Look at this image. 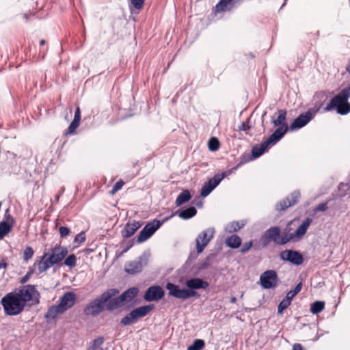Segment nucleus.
I'll use <instances>...</instances> for the list:
<instances>
[{"label":"nucleus","mask_w":350,"mask_h":350,"mask_svg":"<svg viewBox=\"0 0 350 350\" xmlns=\"http://www.w3.org/2000/svg\"><path fill=\"white\" fill-rule=\"evenodd\" d=\"M299 191H295L288 195L276 204V209L279 211H285L288 207L293 206L298 202L300 198Z\"/></svg>","instance_id":"dca6fc26"},{"label":"nucleus","mask_w":350,"mask_h":350,"mask_svg":"<svg viewBox=\"0 0 350 350\" xmlns=\"http://www.w3.org/2000/svg\"><path fill=\"white\" fill-rule=\"evenodd\" d=\"M12 225L6 221L0 223V240L3 239L11 230Z\"/></svg>","instance_id":"cd10ccee"},{"label":"nucleus","mask_w":350,"mask_h":350,"mask_svg":"<svg viewBox=\"0 0 350 350\" xmlns=\"http://www.w3.org/2000/svg\"><path fill=\"white\" fill-rule=\"evenodd\" d=\"M76 262L77 258L76 256L73 254L67 256L64 260V265L70 267H75L76 265Z\"/></svg>","instance_id":"c9c22d12"},{"label":"nucleus","mask_w":350,"mask_h":350,"mask_svg":"<svg viewBox=\"0 0 350 350\" xmlns=\"http://www.w3.org/2000/svg\"><path fill=\"white\" fill-rule=\"evenodd\" d=\"M311 218H307L295 231L291 232L289 226L292 222L287 224L283 234L281 235V231L279 227L273 226L264 232L260 237V241L262 247L268 246L270 243L273 242L275 245H285L290 241H297L300 240L306 233L308 228L312 223Z\"/></svg>","instance_id":"f257e3e1"},{"label":"nucleus","mask_w":350,"mask_h":350,"mask_svg":"<svg viewBox=\"0 0 350 350\" xmlns=\"http://www.w3.org/2000/svg\"><path fill=\"white\" fill-rule=\"evenodd\" d=\"M346 70L350 74V64L349 66L346 68Z\"/></svg>","instance_id":"4d7b16f0"},{"label":"nucleus","mask_w":350,"mask_h":350,"mask_svg":"<svg viewBox=\"0 0 350 350\" xmlns=\"http://www.w3.org/2000/svg\"><path fill=\"white\" fill-rule=\"evenodd\" d=\"M142 223L141 221H137L133 220L129 221L124 226L122 231V235L124 238H129L133 236L135 232L141 228Z\"/></svg>","instance_id":"aec40b11"},{"label":"nucleus","mask_w":350,"mask_h":350,"mask_svg":"<svg viewBox=\"0 0 350 350\" xmlns=\"http://www.w3.org/2000/svg\"><path fill=\"white\" fill-rule=\"evenodd\" d=\"M131 3L135 9L140 10L144 6V0H131Z\"/></svg>","instance_id":"ea45409f"},{"label":"nucleus","mask_w":350,"mask_h":350,"mask_svg":"<svg viewBox=\"0 0 350 350\" xmlns=\"http://www.w3.org/2000/svg\"><path fill=\"white\" fill-rule=\"evenodd\" d=\"M253 245V241H250L248 242H245L241 247V252L245 253L247 252Z\"/></svg>","instance_id":"c03bdc74"},{"label":"nucleus","mask_w":350,"mask_h":350,"mask_svg":"<svg viewBox=\"0 0 350 350\" xmlns=\"http://www.w3.org/2000/svg\"><path fill=\"white\" fill-rule=\"evenodd\" d=\"M312 118V113L308 111L305 113H302L299 115L293 123L290 125L289 129L291 131L301 129L305 125H306Z\"/></svg>","instance_id":"6ab92c4d"},{"label":"nucleus","mask_w":350,"mask_h":350,"mask_svg":"<svg viewBox=\"0 0 350 350\" xmlns=\"http://www.w3.org/2000/svg\"><path fill=\"white\" fill-rule=\"evenodd\" d=\"M164 296V291L160 286H152L149 287L144 296L147 301H158Z\"/></svg>","instance_id":"a211bd4d"},{"label":"nucleus","mask_w":350,"mask_h":350,"mask_svg":"<svg viewBox=\"0 0 350 350\" xmlns=\"http://www.w3.org/2000/svg\"><path fill=\"white\" fill-rule=\"evenodd\" d=\"M208 285V282L200 278H192L186 281V286L191 291L195 289H206Z\"/></svg>","instance_id":"412c9836"},{"label":"nucleus","mask_w":350,"mask_h":350,"mask_svg":"<svg viewBox=\"0 0 350 350\" xmlns=\"http://www.w3.org/2000/svg\"><path fill=\"white\" fill-rule=\"evenodd\" d=\"M350 86L343 89L336 96H334L325 108V111L336 110L340 115H346L350 112Z\"/></svg>","instance_id":"39448f33"},{"label":"nucleus","mask_w":350,"mask_h":350,"mask_svg":"<svg viewBox=\"0 0 350 350\" xmlns=\"http://www.w3.org/2000/svg\"><path fill=\"white\" fill-rule=\"evenodd\" d=\"M226 176V173L217 174L206 182L201 189V196L206 197L219 184Z\"/></svg>","instance_id":"4468645a"},{"label":"nucleus","mask_w":350,"mask_h":350,"mask_svg":"<svg viewBox=\"0 0 350 350\" xmlns=\"http://www.w3.org/2000/svg\"><path fill=\"white\" fill-rule=\"evenodd\" d=\"M196 213H197L196 208L193 206H190V207L179 212L178 216L183 219H189L193 217V216H195L196 215Z\"/></svg>","instance_id":"a878e982"},{"label":"nucleus","mask_w":350,"mask_h":350,"mask_svg":"<svg viewBox=\"0 0 350 350\" xmlns=\"http://www.w3.org/2000/svg\"><path fill=\"white\" fill-rule=\"evenodd\" d=\"M191 198L190 192L188 190H184L177 197L176 200V206H180L188 202Z\"/></svg>","instance_id":"bb28decb"},{"label":"nucleus","mask_w":350,"mask_h":350,"mask_svg":"<svg viewBox=\"0 0 350 350\" xmlns=\"http://www.w3.org/2000/svg\"><path fill=\"white\" fill-rule=\"evenodd\" d=\"M236 301H237V299H236V297H232V298L230 299V302H231V303H235V302H236Z\"/></svg>","instance_id":"5fc2aeb1"},{"label":"nucleus","mask_w":350,"mask_h":350,"mask_svg":"<svg viewBox=\"0 0 350 350\" xmlns=\"http://www.w3.org/2000/svg\"><path fill=\"white\" fill-rule=\"evenodd\" d=\"M47 51H48L47 47L46 48V49H40L39 57L41 58V59H44Z\"/></svg>","instance_id":"09e8293b"},{"label":"nucleus","mask_w":350,"mask_h":350,"mask_svg":"<svg viewBox=\"0 0 350 350\" xmlns=\"http://www.w3.org/2000/svg\"><path fill=\"white\" fill-rule=\"evenodd\" d=\"M80 122L76 120H72L70 124L69 125L68 128L67 129L65 135H70L74 133H75L76 129L79 126Z\"/></svg>","instance_id":"72a5a7b5"},{"label":"nucleus","mask_w":350,"mask_h":350,"mask_svg":"<svg viewBox=\"0 0 350 350\" xmlns=\"http://www.w3.org/2000/svg\"><path fill=\"white\" fill-rule=\"evenodd\" d=\"M215 230L214 228H208L200 232L196 239V251L198 254L202 253L211 240L214 237Z\"/></svg>","instance_id":"9b49d317"},{"label":"nucleus","mask_w":350,"mask_h":350,"mask_svg":"<svg viewBox=\"0 0 350 350\" xmlns=\"http://www.w3.org/2000/svg\"><path fill=\"white\" fill-rule=\"evenodd\" d=\"M245 225L244 221H233L229 223L226 227V231L229 233H232L239 231Z\"/></svg>","instance_id":"b1692460"},{"label":"nucleus","mask_w":350,"mask_h":350,"mask_svg":"<svg viewBox=\"0 0 350 350\" xmlns=\"http://www.w3.org/2000/svg\"><path fill=\"white\" fill-rule=\"evenodd\" d=\"M281 130H275L265 141L259 146H255L252 149V157L250 160L256 159L262 155L269 146L275 144L282 137Z\"/></svg>","instance_id":"6e6552de"},{"label":"nucleus","mask_w":350,"mask_h":350,"mask_svg":"<svg viewBox=\"0 0 350 350\" xmlns=\"http://www.w3.org/2000/svg\"><path fill=\"white\" fill-rule=\"evenodd\" d=\"M29 16H31V14H29ZM23 17H24L26 20H27V19H28V17H29V15H28L27 14H23Z\"/></svg>","instance_id":"6e6d98bb"},{"label":"nucleus","mask_w":350,"mask_h":350,"mask_svg":"<svg viewBox=\"0 0 350 350\" xmlns=\"http://www.w3.org/2000/svg\"><path fill=\"white\" fill-rule=\"evenodd\" d=\"M73 120H76V121H78L79 122L81 121V111H80L79 107H77L76 110H75V117H74Z\"/></svg>","instance_id":"49530a36"},{"label":"nucleus","mask_w":350,"mask_h":350,"mask_svg":"<svg viewBox=\"0 0 350 350\" xmlns=\"http://www.w3.org/2000/svg\"><path fill=\"white\" fill-rule=\"evenodd\" d=\"M301 287L302 284L301 282H299L296 285L293 291H290L289 292L287 293L286 297H288L291 300H292L293 297L300 292Z\"/></svg>","instance_id":"e433bc0d"},{"label":"nucleus","mask_w":350,"mask_h":350,"mask_svg":"<svg viewBox=\"0 0 350 350\" xmlns=\"http://www.w3.org/2000/svg\"><path fill=\"white\" fill-rule=\"evenodd\" d=\"M287 111L285 109H280L278 111V116L271 118V122L274 126H279L276 130H281L283 133L282 137L288 131V124L286 122Z\"/></svg>","instance_id":"2eb2a0df"},{"label":"nucleus","mask_w":350,"mask_h":350,"mask_svg":"<svg viewBox=\"0 0 350 350\" xmlns=\"http://www.w3.org/2000/svg\"><path fill=\"white\" fill-rule=\"evenodd\" d=\"M327 204L321 203V204H319L318 206L317 207V211H325L327 210Z\"/></svg>","instance_id":"de8ad7c7"},{"label":"nucleus","mask_w":350,"mask_h":350,"mask_svg":"<svg viewBox=\"0 0 350 350\" xmlns=\"http://www.w3.org/2000/svg\"><path fill=\"white\" fill-rule=\"evenodd\" d=\"M291 301L292 300L286 296V297L279 304L278 306V312L279 314H282V312L291 305Z\"/></svg>","instance_id":"473e14b6"},{"label":"nucleus","mask_w":350,"mask_h":350,"mask_svg":"<svg viewBox=\"0 0 350 350\" xmlns=\"http://www.w3.org/2000/svg\"><path fill=\"white\" fill-rule=\"evenodd\" d=\"M220 146L219 139L215 137H212L208 142V147L211 151H217Z\"/></svg>","instance_id":"c756f323"},{"label":"nucleus","mask_w":350,"mask_h":350,"mask_svg":"<svg viewBox=\"0 0 350 350\" xmlns=\"http://www.w3.org/2000/svg\"><path fill=\"white\" fill-rule=\"evenodd\" d=\"M119 291L116 288L108 289L85 306L84 308L85 314L93 317L98 315L103 310L104 306L107 307V304L110 303L111 298L116 297Z\"/></svg>","instance_id":"20e7f679"},{"label":"nucleus","mask_w":350,"mask_h":350,"mask_svg":"<svg viewBox=\"0 0 350 350\" xmlns=\"http://www.w3.org/2000/svg\"><path fill=\"white\" fill-rule=\"evenodd\" d=\"M68 253L66 247L60 245H55L47 252L44 253L41 260L38 262V268L40 273L45 272L54 265L62 262Z\"/></svg>","instance_id":"f03ea898"},{"label":"nucleus","mask_w":350,"mask_h":350,"mask_svg":"<svg viewBox=\"0 0 350 350\" xmlns=\"http://www.w3.org/2000/svg\"><path fill=\"white\" fill-rule=\"evenodd\" d=\"M154 308V305H147L144 306L138 307L132 310L133 313L135 315V317L137 320L139 318H142L146 316L152 309Z\"/></svg>","instance_id":"5701e85b"},{"label":"nucleus","mask_w":350,"mask_h":350,"mask_svg":"<svg viewBox=\"0 0 350 350\" xmlns=\"http://www.w3.org/2000/svg\"><path fill=\"white\" fill-rule=\"evenodd\" d=\"M59 225L58 221L57 220L55 222V227L57 228Z\"/></svg>","instance_id":"13d9d810"},{"label":"nucleus","mask_w":350,"mask_h":350,"mask_svg":"<svg viewBox=\"0 0 350 350\" xmlns=\"http://www.w3.org/2000/svg\"><path fill=\"white\" fill-rule=\"evenodd\" d=\"M85 234L83 232L77 234L75 237V242L81 244L85 241Z\"/></svg>","instance_id":"37998d69"},{"label":"nucleus","mask_w":350,"mask_h":350,"mask_svg":"<svg viewBox=\"0 0 350 350\" xmlns=\"http://www.w3.org/2000/svg\"><path fill=\"white\" fill-rule=\"evenodd\" d=\"M104 342V338L102 337H99L96 339H94L90 346L91 350H97L98 348L100 347V346L103 345Z\"/></svg>","instance_id":"4c0bfd02"},{"label":"nucleus","mask_w":350,"mask_h":350,"mask_svg":"<svg viewBox=\"0 0 350 350\" xmlns=\"http://www.w3.org/2000/svg\"><path fill=\"white\" fill-rule=\"evenodd\" d=\"M15 293L24 307H25L27 304L32 306L39 303V293L36 291L33 285L29 284L23 286Z\"/></svg>","instance_id":"0eeeda50"},{"label":"nucleus","mask_w":350,"mask_h":350,"mask_svg":"<svg viewBox=\"0 0 350 350\" xmlns=\"http://www.w3.org/2000/svg\"><path fill=\"white\" fill-rule=\"evenodd\" d=\"M324 308L325 302L322 301H317L311 305L310 312L314 314H317L323 311Z\"/></svg>","instance_id":"c85d7f7f"},{"label":"nucleus","mask_w":350,"mask_h":350,"mask_svg":"<svg viewBox=\"0 0 350 350\" xmlns=\"http://www.w3.org/2000/svg\"><path fill=\"white\" fill-rule=\"evenodd\" d=\"M59 232L61 238H65L70 234V230L68 227L61 226L59 228Z\"/></svg>","instance_id":"79ce46f5"},{"label":"nucleus","mask_w":350,"mask_h":350,"mask_svg":"<svg viewBox=\"0 0 350 350\" xmlns=\"http://www.w3.org/2000/svg\"><path fill=\"white\" fill-rule=\"evenodd\" d=\"M280 257L282 260L288 261L293 265H299L303 262V256L295 250H284L280 253Z\"/></svg>","instance_id":"f3484780"},{"label":"nucleus","mask_w":350,"mask_h":350,"mask_svg":"<svg viewBox=\"0 0 350 350\" xmlns=\"http://www.w3.org/2000/svg\"><path fill=\"white\" fill-rule=\"evenodd\" d=\"M124 185V182L122 180H120L113 185V189L111 191H109V193L111 195H114L115 193H116L119 190H120L122 188Z\"/></svg>","instance_id":"58836bf2"},{"label":"nucleus","mask_w":350,"mask_h":350,"mask_svg":"<svg viewBox=\"0 0 350 350\" xmlns=\"http://www.w3.org/2000/svg\"><path fill=\"white\" fill-rule=\"evenodd\" d=\"M7 264L5 262H0V269L1 268H6Z\"/></svg>","instance_id":"3c124183"},{"label":"nucleus","mask_w":350,"mask_h":350,"mask_svg":"<svg viewBox=\"0 0 350 350\" xmlns=\"http://www.w3.org/2000/svg\"><path fill=\"white\" fill-rule=\"evenodd\" d=\"M4 312L7 315L15 316L21 313L25 307L15 293H9L1 300Z\"/></svg>","instance_id":"423d86ee"},{"label":"nucleus","mask_w":350,"mask_h":350,"mask_svg":"<svg viewBox=\"0 0 350 350\" xmlns=\"http://www.w3.org/2000/svg\"><path fill=\"white\" fill-rule=\"evenodd\" d=\"M260 281L264 288H271L277 286L278 275L274 270H267L262 273L260 277Z\"/></svg>","instance_id":"ddd939ff"},{"label":"nucleus","mask_w":350,"mask_h":350,"mask_svg":"<svg viewBox=\"0 0 350 350\" xmlns=\"http://www.w3.org/2000/svg\"><path fill=\"white\" fill-rule=\"evenodd\" d=\"M293 350H304V349L301 344L295 343L293 346Z\"/></svg>","instance_id":"8fccbe9b"},{"label":"nucleus","mask_w":350,"mask_h":350,"mask_svg":"<svg viewBox=\"0 0 350 350\" xmlns=\"http://www.w3.org/2000/svg\"><path fill=\"white\" fill-rule=\"evenodd\" d=\"M33 271H29L21 279V283L25 284L26 283L29 279L30 275L32 274Z\"/></svg>","instance_id":"a18cd8bd"},{"label":"nucleus","mask_w":350,"mask_h":350,"mask_svg":"<svg viewBox=\"0 0 350 350\" xmlns=\"http://www.w3.org/2000/svg\"><path fill=\"white\" fill-rule=\"evenodd\" d=\"M34 254V251L33 248L30 246H27L23 251V260L25 262L29 261L31 258H32Z\"/></svg>","instance_id":"f704fd0d"},{"label":"nucleus","mask_w":350,"mask_h":350,"mask_svg":"<svg viewBox=\"0 0 350 350\" xmlns=\"http://www.w3.org/2000/svg\"><path fill=\"white\" fill-rule=\"evenodd\" d=\"M205 346V342L202 339H196L193 344L188 347L187 350H202Z\"/></svg>","instance_id":"2f4dec72"},{"label":"nucleus","mask_w":350,"mask_h":350,"mask_svg":"<svg viewBox=\"0 0 350 350\" xmlns=\"http://www.w3.org/2000/svg\"><path fill=\"white\" fill-rule=\"evenodd\" d=\"M124 270L126 273L135 274L142 271V264L140 261H131L125 265Z\"/></svg>","instance_id":"4be33fe9"},{"label":"nucleus","mask_w":350,"mask_h":350,"mask_svg":"<svg viewBox=\"0 0 350 350\" xmlns=\"http://www.w3.org/2000/svg\"><path fill=\"white\" fill-rule=\"evenodd\" d=\"M139 290L136 287L130 288L125 291L120 296L111 298L110 303L107 304V310L112 311L121 307L124 302H129L138 294Z\"/></svg>","instance_id":"1a4fd4ad"},{"label":"nucleus","mask_w":350,"mask_h":350,"mask_svg":"<svg viewBox=\"0 0 350 350\" xmlns=\"http://www.w3.org/2000/svg\"><path fill=\"white\" fill-rule=\"evenodd\" d=\"M167 219L168 218H165L163 221L154 219L152 221L147 223L144 228L139 232L137 236V242L142 243L148 240Z\"/></svg>","instance_id":"9d476101"},{"label":"nucleus","mask_w":350,"mask_h":350,"mask_svg":"<svg viewBox=\"0 0 350 350\" xmlns=\"http://www.w3.org/2000/svg\"><path fill=\"white\" fill-rule=\"evenodd\" d=\"M45 44H46V41L44 40H41L40 41V46H44V45H45Z\"/></svg>","instance_id":"603ef678"},{"label":"nucleus","mask_w":350,"mask_h":350,"mask_svg":"<svg viewBox=\"0 0 350 350\" xmlns=\"http://www.w3.org/2000/svg\"><path fill=\"white\" fill-rule=\"evenodd\" d=\"M136 321L137 319L132 311L121 319V323L124 325H129Z\"/></svg>","instance_id":"7c9ffc66"},{"label":"nucleus","mask_w":350,"mask_h":350,"mask_svg":"<svg viewBox=\"0 0 350 350\" xmlns=\"http://www.w3.org/2000/svg\"><path fill=\"white\" fill-rule=\"evenodd\" d=\"M248 160H244V161H241V162L237 165V166L236 167H234V169H237L239 166H240L241 164H243V163H245L247 162Z\"/></svg>","instance_id":"864d4df0"},{"label":"nucleus","mask_w":350,"mask_h":350,"mask_svg":"<svg viewBox=\"0 0 350 350\" xmlns=\"http://www.w3.org/2000/svg\"><path fill=\"white\" fill-rule=\"evenodd\" d=\"M77 301V295L74 292H66L59 299V304L51 306L46 314V319H55L58 315L64 314L70 309Z\"/></svg>","instance_id":"7ed1b4c3"},{"label":"nucleus","mask_w":350,"mask_h":350,"mask_svg":"<svg viewBox=\"0 0 350 350\" xmlns=\"http://www.w3.org/2000/svg\"><path fill=\"white\" fill-rule=\"evenodd\" d=\"M226 243L229 247L236 249L241 246V239L239 236L233 234L227 238Z\"/></svg>","instance_id":"393cba45"},{"label":"nucleus","mask_w":350,"mask_h":350,"mask_svg":"<svg viewBox=\"0 0 350 350\" xmlns=\"http://www.w3.org/2000/svg\"><path fill=\"white\" fill-rule=\"evenodd\" d=\"M250 121V119H247L245 122H242V124L239 126L238 131H245L247 133L251 128V126L249 124Z\"/></svg>","instance_id":"a19ab883"},{"label":"nucleus","mask_w":350,"mask_h":350,"mask_svg":"<svg viewBox=\"0 0 350 350\" xmlns=\"http://www.w3.org/2000/svg\"><path fill=\"white\" fill-rule=\"evenodd\" d=\"M166 288L169 291L170 295L178 299H187L196 295L195 291L185 288L180 289L178 286L170 282L166 284Z\"/></svg>","instance_id":"f8f14e48"}]
</instances>
